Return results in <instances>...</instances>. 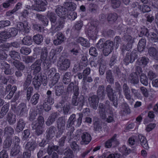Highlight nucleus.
<instances>
[{
  "instance_id": "obj_1",
  "label": "nucleus",
  "mask_w": 158,
  "mask_h": 158,
  "mask_svg": "<svg viewBox=\"0 0 158 158\" xmlns=\"http://www.w3.org/2000/svg\"><path fill=\"white\" fill-rule=\"evenodd\" d=\"M48 18L50 24V29L52 33H55L60 31L64 27L65 21L61 18L58 19L56 15L53 12H48L46 15Z\"/></svg>"
},
{
  "instance_id": "obj_2",
  "label": "nucleus",
  "mask_w": 158,
  "mask_h": 158,
  "mask_svg": "<svg viewBox=\"0 0 158 158\" xmlns=\"http://www.w3.org/2000/svg\"><path fill=\"white\" fill-rule=\"evenodd\" d=\"M44 118L41 116H39L37 120L32 122L31 127L33 130H35V135L39 136L43 133L42 126L44 124Z\"/></svg>"
},
{
  "instance_id": "obj_3",
  "label": "nucleus",
  "mask_w": 158,
  "mask_h": 158,
  "mask_svg": "<svg viewBox=\"0 0 158 158\" xmlns=\"http://www.w3.org/2000/svg\"><path fill=\"white\" fill-rule=\"evenodd\" d=\"M47 83V79L46 76L39 74L33 78L32 83L35 89L37 90H39L40 87L42 84L44 86H45Z\"/></svg>"
},
{
  "instance_id": "obj_4",
  "label": "nucleus",
  "mask_w": 158,
  "mask_h": 158,
  "mask_svg": "<svg viewBox=\"0 0 158 158\" xmlns=\"http://www.w3.org/2000/svg\"><path fill=\"white\" fill-rule=\"evenodd\" d=\"M79 95L73 96L71 99V104L74 106H77L78 110H81L85 102V100L84 95H80L78 97Z\"/></svg>"
},
{
  "instance_id": "obj_5",
  "label": "nucleus",
  "mask_w": 158,
  "mask_h": 158,
  "mask_svg": "<svg viewBox=\"0 0 158 158\" xmlns=\"http://www.w3.org/2000/svg\"><path fill=\"white\" fill-rule=\"evenodd\" d=\"M79 117L77 119L76 117V114H73L71 115L67 122L66 128H69L74 125L75 123H76L75 125L76 126L79 127L82 123L83 118V114L81 113H79L78 114Z\"/></svg>"
},
{
  "instance_id": "obj_6",
  "label": "nucleus",
  "mask_w": 158,
  "mask_h": 158,
  "mask_svg": "<svg viewBox=\"0 0 158 158\" xmlns=\"http://www.w3.org/2000/svg\"><path fill=\"white\" fill-rule=\"evenodd\" d=\"M35 4L32 5L33 10L37 12L44 11L46 10L45 6L48 4L46 0H34Z\"/></svg>"
},
{
  "instance_id": "obj_7",
  "label": "nucleus",
  "mask_w": 158,
  "mask_h": 158,
  "mask_svg": "<svg viewBox=\"0 0 158 158\" xmlns=\"http://www.w3.org/2000/svg\"><path fill=\"white\" fill-rule=\"evenodd\" d=\"M67 91L69 93H73V95L79 94L78 82L75 81L71 82L68 86Z\"/></svg>"
},
{
  "instance_id": "obj_8",
  "label": "nucleus",
  "mask_w": 158,
  "mask_h": 158,
  "mask_svg": "<svg viewBox=\"0 0 158 158\" xmlns=\"http://www.w3.org/2000/svg\"><path fill=\"white\" fill-rule=\"evenodd\" d=\"M55 12L60 18H61L64 20L68 16V12L64 6H63L60 5L56 6L55 9Z\"/></svg>"
},
{
  "instance_id": "obj_9",
  "label": "nucleus",
  "mask_w": 158,
  "mask_h": 158,
  "mask_svg": "<svg viewBox=\"0 0 158 158\" xmlns=\"http://www.w3.org/2000/svg\"><path fill=\"white\" fill-rule=\"evenodd\" d=\"M0 68L4 69V73L5 75H11L14 73L13 70L10 68V65L6 61H2L0 62Z\"/></svg>"
},
{
  "instance_id": "obj_10",
  "label": "nucleus",
  "mask_w": 158,
  "mask_h": 158,
  "mask_svg": "<svg viewBox=\"0 0 158 158\" xmlns=\"http://www.w3.org/2000/svg\"><path fill=\"white\" fill-rule=\"evenodd\" d=\"M16 25L18 31H23L26 33H28L30 31V28L26 21L24 22V23L21 22H17Z\"/></svg>"
},
{
  "instance_id": "obj_11",
  "label": "nucleus",
  "mask_w": 158,
  "mask_h": 158,
  "mask_svg": "<svg viewBox=\"0 0 158 158\" xmlns=\"http://www.w3.org/2000/svg\"><path fill=\"white\" fill-rule=\"evenodd\" d=\"M123 94L126 98L129 101V102L132 105L134 100L132 98V96L131 94L129 86L126 83H124L123 85Z\"/></svg>"
},
{
  "instance_id": "obj_12",
  "label": "nucleus",
  "mask_w": 158,
  "mask_h": 158,
  "mask_svg": "<svg viewBox=\"0 0 158 158\" xmlns=\"http://www.w3.org/2000/svg\"><path fill=\"white\" fill-rule=\"evenodd\" d=\"M93 130L96 132H100L102 130V122L101 121L99 118L97 116L93 117Z\"/></svg>"
},
{
  "instance_id": "obj_13",
  "label": "nucleus",
  "mask_w": 158,
  "mask_h": 158,
  "mask_svg": "<svg viewBox=\"0 0 158 158\" xmlns=\"http://www.w3.org/2000/svg\"><path fill=\"white\" fill-rule=\"evenodd\" d=\"M99 99L96 95H93L89 96L88 100L90 107L94 109L97 110L98 105Z\"/></svg>"
},
{
  "instance_id": "obj_14",
  "label": "nucleus",
  "mask_w": 158,
  "mask_h": 158,
  "mask_svg": "<svg viewBox=\"0 0 158 158\" xmlns=\"http://www.w3.org/2000/svg\"><path fill=\"white\" fill-rule=\"evenodd\" d=\"M9 48L8 43L0 45V61L6 59L8 55L5 51L8 50Z\"/></svg>"
},
{
  "instance_id": "obj_15",
  "label": "nucleus",
  "mask_w": 158,
  "mask_h": 158,
  "mask_svg": "<svg viewBox=\"0 0 158 158\" xmlns=\"http://www.w3.org/2000/svg\"><path fill=\"white\" fill-rule=\"evenodd\" d=\"M29 85L27 84L26 83L24 82L23 83V90H27L26 100L27 101H30L34 90L32 86L28 87Z\"/></svg>"
},
{
  "instance_id": "obj_16",
  "label": "nucleus",
  "mask_w": 158,
  "mask_h": 158,
  "mask_svg": "<svg viewBox=\"0 0 158 158\" xmlns=\"http://www.w3.org/2000/svg\"><path fill=\"white\" fill-rule=\"evenodd\" d=\"M41 63L40 60H36L30 66L31 70L33 71V74L36 75L41 69Z\"/></svg>"
},
{
  "instance_id": "obj_17",
  "label": "nucleus",
  "mask_w": 158,
  "mask_h": 158,
  "mask_svg": "<svg viewBox=\"0 0 158 158\" xmlns=\"http://www.w3.org/2000/svg\"><path fill=\"white\" fill-rule=\"evenodd\" d=\"M112 69L113 72L116 78L121 79L122 80L125 79L126 75L121 72L119 66L117 65L114 66Z\"/></svg>"
},
{
  "instance_id": "obj_18",
  "label": "nucleus",
  "mask_w": 158,
  "mask_h": 158,
  "mask_svg": "<svg viewBox=\"0 0 158 158\" xmlns=\"http://www.w3.org/2000/svg\"><path fill=\"white\" fill-rule=\"evenodd\" d=\"M70 60L68 59L62 60L61 62L58 65V69L62 71H66L69 67Z\"/></svg>"
},
{
  "instance_id": "obj_19",
  "label": "nucleus",
  "mask_w": 158,
  "mask_h": 158,
  "mask_svg": "<svg viewBox=\"0 0 158 158\" xmlns=\"http://www.w3.org/2000/svg\"><path fill=\"white\" fill-rule=\"evenodd\" d=\"M128 31V29L124 31L122 39L124 41L127 43V44L132 46L134 42V38L129 35Z\"/></svg>"
},
{
  "instance_id": "obj_20",
  "label": "nucleus",
  "mask_w": 158,
  "mask_h": 158,
  "mask_svg": "<svg viewBox=\"0 0 158 158\" xmlns=\"http://www.w3.org/2000/svg\"><path fill=\"white\" fill-rule=\"evenodd\" d=\"M96 96L101 100H104L106 96V93L105 92V89L103 85L98 86Z\"/></svg>"
},
{
  "instance_id": "obj_21",
  "label": "nucleus",
  "mask_w": 158,
  "mask_h": 158,
  "mask_svg": "<svg viewBox=\"0 0 158 158\" xmlns=\"http://www.w3.org/2000/svg\"><path fill=\"white\" fill-rule=\"evenodd\" d=\"M27 107L26 104L24 103H21L16 108V111L20 116H23L26 114L27 112Z\"/></svg>"
},
{
  "instance_id": "obj_22",
  "label": "nucleus",
  "mask_w": 158,
  "mask_h": 158,
  "mask_svg": "<svg viewBox=\"0 0 158 158\" xmlns=\"http://www.w3.org/2000/svg\"><path fill=\"white\" fill-rule=\"evenodd\" d=\"M56 38L54 40L53 43L55 45L60 44L65 39L64 35L61 32H58L56 34Z\"/></svg>"
},
{
  "instance_id": "obj_23",
  "label": "nucleus",
  "mask_w": 158,
  "mask_h": 158,
  "mask_svg": "<svg viewBox=\"0 0 158 158\" xmlns=\"http://www.w3.org/2000/svg\"><path fill=\"white\" fill-rule=\"evenodd\" d=\"M65 119L64 116L58 118L56 121L57 129H61V130L65 129Z\"/></svg>"
},
{
  "instance_id": "obj_24",
  "label": "nucleus",
  "mask_w": 158,
  "mask_h": 158,
  "mask_svg": "<svg viewBox=\"0 0 158 158\" xmlns=\"http://www.w3.org/2000/svg\"><path fill=\"white\" fill-rule=\"evenodd\" d=\"M106 81L110 84H113L114 82V77L111 70L109 69L106 72Z\"/></svg>"
},
{
  "instance_id": "obj_25",
  "label": "nucleus",
  "mask_w": 158,
  "mask_h": 158,
  "mask_svg": "<svg viewBox=\"0 0 158 158\" xmlns=\"http://www.w3.org/2000/svg\"><path fill=\"white\" fill-rule=\"evenodd\" d=\"M26 125V122L23 118H20L17 121V125L15 128V131L19 132L22 131Z\"/></svg>"
},
{
  "instance_id": "obj_26",
  "label": "nucleus",
  "mask_w": 158,
  "mask_h": 158,
  "mask_svg": "<svg viewBox=\"0 0 158 158\" xmlns=\"http://www.w3.org/2000/svg\"><path fill=\"white\" fill-rule=\"evenodd\" d=\"M76 42L84 47L89 48L90 46L89 41L82 37H79L77 39Z\"/></svg>"
},
{
  "instance_id": "obj_27",
  "label": "nucleus",
  "mask_w": 158,
  "mask_h": 158,
  "mask_svg": "<svg viewBox=\"0 0 158 158\" xmlns=\"http://www.w3.org/2000/svg\"><path fill=\"white\" fill-rule=\"evenodd\" d=\"M14 133V130L10 127H6L4 129V138H11Z\"/></svg>"
},
{
  "instance_id": "obj_28",
  "label": "nucleus",
  "mask_w": 158,
  "mask_h": 158,
  "mask_svg": "<svg viewBox=\"0 0 158 158\" xmlns=\"http://www.w3.org/2000/svg\"><path fill=\"white\" fill-rule=\"evenodd\" d=\"M36 18L44 26H47L48 25L49 19L47 17L38 13L36 14Z\"/></svg>"
},
{
  "instance_id": "obj_29",
  "label": "nucleus",
  "mask_w": 158,
  "mask_h": 158,
  "mask_svg": "<svg viewBox=\"0 0 158 158\" xmlns=\"http://www.w3.org/2000/svg\"><path fill=\"white\" fill-rule=\"evenodd\" d=\"M11 64L16 68L18 70L23 72L25 68L24 64L19 60L16 61H11Z\"/></svg>"
},
{
  "instance_id": "obj_30",
  "label": "nucleus",
  "mask_w": 158,
  "mask_h": 158,
  "mask_svg": "<svg viewBox=\"0 0 158 158\" xmlns=\"http://www.w3.org/2000/svg\"><path fill=\"white\" fill-rule=\"evenodd\" d=\"M149 55L156 60H158V50L154 47H151L148 49Z\"/></svg>"
},
{
  "instance_id": "obj_31",
  "label": "nucleus",
  "mask_w": 158,
  "mask_h": 158,
  "mask_svg": "<svg viewBox=\"0 0 158 158\" xmlns=\"http://www.w3.org/2000/svg\"><path fill=\"white\" fill-rule=\"evenodd\" d=\"M119 144V142L116 139H110L105 143V147L106 148H109L111 147H115Z\"/></svg>"
},
{
  "instance_id": "obj_32",
  "label": "nucleus",
  "mask_w": 158,
  "mask_h": 158,
  "mask_svg": "<svg viewBox=\"0 0 158 158\" xmlns=\"http://www.w3.org/2000/svg\"><path fill=\"white\" fill-rule=\"evenodd\" d=\"M149 61V59L147 57L143 56L139 58L136 62V64L139 66H145Z\"/></svg>"
},
{
  "instance_id": "obj_33",
  "label": "nucleus",
  "mask_w": 158,
  "mask_h": 158,
  "mask_svg": "<svg viewBox=\"0 0 158 158\" xmlns=\"http://www.w3.org/2000/svg\"><path fill=\"white\" fill-rule=\"evenodd\" d=\"M56 127L52 126L48 128L46 131V138H52L55 135Z\"/></svg>"
},
{
  "instance_id": "obj_34",
  "label": "nucleus",
  "mask_w": 158,
  "mask_h": 158,
  "mask_svg": "<svg viewBox=\"0 0 158 158\" xmlns=\"http://www.w3.org/2000/svg\"><path fill=\"white\" fill-rule=\"evenodd\" d=\"M6 119L10 125H13L16 122V116L12 112H9L6 115Z\"/></svg>"
},
{
  "instance_id": "obj_35",
  "label": "nucleus",
  "mask_w": 158,
  "mask_h": 158,
  "mask_svg": "<svg viewBox=\"0 0 158 158\" xmlns=\"http://www.w3.org/2000/svg\"><path fill=\"white\" fill-rule=\"evenodd\" d=\"M129 81L131 83L134 85L138 84L139 82V79L137 74L135 73H131L129 76Z\"/></svg>"
},
{
  "instance_id": "obj_36",
  "label": "nucleus",
  "mask_w": 158,
  "mask_h": 158,
  "mask_svg": "<svg viewBox=\"0 0 158 158\" xmlns=\"http://www.w3.org/2000/svg\"><path fill=\"white\" fill-rule=\"evenodd\" d=\"M9 55L11 58L13 60L11 61H18L21 59V56L20 53L15 50H12L9 52Z\"/></svg>"
},
{
  "instance_id": "obj_37",
  "label": "nucleus",
  "mask_w": 158,
  "mask_h": 158,
  "mask_svg": "<svg viewBox=\"0 0 158 158\" xmlns=\"http://www.w3.org/2000/svg\"><path fill=\"white\" fill-rule=\"evenodd\" d=\"M36 147L35 142L31 140V141L28 142L26 144L25 148V150L31 152L33 151Z\"/></svg>"
},
{
  "instance_id": "obj_38",
  "label": "nucleus",
  "mask_w": 158,
  "mask_h": 158,
  "mask_svg": "<svg viewBox=\"0 0 158 158\" xmlns=\"http://www.w3.org/2000/svg\"><path fill=\"white\" fill-rule=\"evenodd\" d=\"M146 40L145 38H142L139 41L137 45L138 51L140 52L143 51L145 48Z\"/></svg>"
},
{
  "instance_id": "obj_39",
  "label": "nucleus",
  "mask_w": 158,
  "mask_h": 158,
  "mask_svg": "<svg viewBox=\"0 0 158 158\" xmlns=\"http://www.w3.org/2000/svg\"><path fill=\"white\" fill-rule=\"evenodd\" d=\"M64 93V86L62 84L55 86V94L56 96H62Z\"/></svg>"
},
{
  "instance_id": "obj_40",
  "label": "nucleus",
  "mask_w": 158,
  "mask_h": 158,
  "mask_svg": "<svg viewBox=\"0 0 158 158\" xmlns=\"http://www.w3.org/2000/svg\"><path fill=\"white\" fill-rule=\"evenodd\" d=\"M63 6L68 12L69 11H74L76 8V5L74 3L69 2H65Z\"/></svg>"
},
{
  "instance_id": "obj_41",
  "label": "nucleus",
  "mask_w": 158,
  "mask_h": 158,
  "mask_svg": "<svg viewBox=\"0 0 158 158\" xmlns=\"http://www.w3.org/2000/svg\"><path fill=\"white\" fill-rule=\"evenodd\" d=\"M40 97L39 94L38 93H35L31 97L30 100L31 104L34 106L36 105L39 101Z\"/></svg>"
},
{
  "instance_id": "obj_42",
  "label": "nucleus",
  "mask_w": 158,
  "mask_h": 158,
  "mask_svg": "<svg viewBox=\"0 0 158 158\" xmlns=\"http://www.w3.org/2000/svg\"><path fill=\"white\" fill-rule=\"evenodd\" d=\"M72 77V73L70 72H66L63 78V82L64 84L68 85L71 81V77Z\"/></svg>"
},
{
  "instance_id": "obj_43",
  "label": "nucleus",
  "mask_w": 158,
  "mask_h": 158,
  "mask_svg": "<svg viewBox=\"0 0 158 158\" xmlns=\"http://www.w3.org/2000/svg\"><path fill=\"white\" fill-rule=\"evenodd\" d=\"M9 104H5L2 107L0 111V119L2 118L6 114L9 110Z\"/></svg>"
},
{
  "instance_id": "obj_44",
  "label": "nucleus",
  "mask_w": 158,
  "mask_h": 158,
  "mask_svg": "<svg viewBox=\"0 0 158 158\" xmlns=\"http://www.w3.org/2000/svg\"><path fill=\"white\" fill-rule=\"evenodd\" d=\"M149 40L153 43H158V31L156 29L154 32H152Z\"/></svg>"
},
{
  "instance_id": "obj_45",
  "label": "nucleus",
  "mask_w": 158,
  "mask_h": 158,
  "mask_svg": "<svg viewBox=\"0 0 158 158\" xmlns=\"http://www.w3.org/2000/svg\"><path fill=\"white\" fill-rule=\"evenodd\" d=\"M118 18V15L115 13L109 14L107 17V20L110 24H112Z\"/></svg>"
},
{
  "instance_id": "obj_46",
  "label": "nucleus",
  "mask_w": 158,
  "mask_h": 158,
  "mask_svg": "<svg viewBox=\"0 0 158 158\" xmlns=\"http://www.w3.org/2000/svg\"><path fill=\"white\" fill-rule=\"evenodd\" d=\"M44 37L40 34H37L33 37V40L35 43L37 45H40L43 41Z\"/></svg>"
},
{
  "instance_id": "obj_47",
  "label": "nucleus",
  "mask_w": 158,
  "mask_h": 158,
  "mask_svg": "<svg viewBox=\"0 0 158 158\" xmlns=\"http://www.w3.org/2000/svg\"><path fill=\"white\" fill-rule=\"evenodd\" d=\"M20 147L19 144L15 143L14 147L13 148L11 151L10 154L12 156L17 155L20 152Z\"/></svg>"
},
{
  "instance_id": "obj_48",
  "label": "nucleus",
  "mask_w": 158,
  "mask_h": 158,
  "mask_svg": "<svg viewBox=\"0 0 158 158\" xmlns=\"http://www.w3.org/2000/svg\"><path fill=\"white\" fill-rule=\"evenodd\" d=\"M132 46L127 44H123L120 48L121 54L124 56L125 53H127V52H129L128 51L132 48Z\"/></svg>"
},
{
  "instance_id": "obj_49",
  "label": "nucleus",
  "mask_w": 158,
  "mask_h": 158,
  "mask_svg": "<svg viewBox=\"0 0 158 158\" xmlns=\"http://www.w3.org/2000/svg\"><path fill=\"white\" fill-rule=\"evenodd\" d=\"M140 35H143L147 37L149 35V31L144 26L140 27L139 29Z\"/></svg>"
},
{
  "instance_id": "obj_50",
  "label": "nucleus",
  "mask_w": 158,
  "mask_h": 158,
  "mask_svg": "<svg viewBox=\"0 0 158 158\" xmlns=\"http://www.w3.org/2000/svg\"><path fill=\"white\" fill-rule=\"evenodd\" d=\"M47 97L44 101L49 102L51 104H53L54 103V98L52 97V92L50 90H48L47 92Z\"/></svg>"
},
{
  "instance_id": "obj_51",
  "label": "nucleus",
  "mask_w": 158,
  "mask_h": 158,
  "mask_svg": "<svg viewBox=\"0 0 158 158\" xmlns=\"http://www.w3.org/2000/svg\"><path fill=\"white\" fill-rule=\"evenodd\" d=\"M139 80L140 82L144 85L147 86L148 84V78L144 73H141L140 75Z\"/></svg>"
},
{
  "instance_id": "obj_52",
  "label": "nucleus",
  "mask_w": 158,
  "mask_h": 158,
  "mask_svg": "<svg viewBox=\"0 0 158 158\" xmlns=\"http://www.w3.org/2000/svg\"><path fill=\"white\" fill-rule=\"evenodd\" d=\"M32 39L30 36H26L23 39L22 43L25 45H30L32 44Z\"/></svg>"
},
{
  "instance_id": "obj_53",
  "label": "nucleus",
  "mask_w": 158,
  "mask_h": 158,
  "mask_svg": "<svg viewBox=\"0 0 158 158\" xmlns=\"http://www.w3.org/2000/svg\"><path fill=\"white\" fill-rule=\"evenodd\" d=\"M111 2V6L114 9L118 8L121 5L120 0H110Z\"/></svg>"
},
{
  "instance_id": "obj_54",
  "label": "nucleus",
  "mask_w": 158,
  "mask_h": 158,
  "mask_svg": "<svg viewBox=\"0 0 158 158\" xmlns=\"http://www.w3.org/2000/svg\"><path fill=\"white\" fill-rule=\"evenodd\" d=\"M117 61V56L115 54H113L110 58L109 65L110 68H112Z\"/></svg>"
},
{
  "instance_id": "obj_55",
  "label": "nucleus",
  "mask_w": 158,
  "mask_h": 158,
  "mask_svg": "<svg viewBox=\"0 0 158 158\" xmlns=\"http://www.w3.org/2000/svg\"><path fill=\"white\" fill-rule=\"evenodd\" d=\"M82 64L77 63L74 65L73 69V72L76 73L78 71H81L84 68Z\"/></svg>"
},
{
  "instance_id": "obj_56",
  "label": "nucleus",
  "mask_w": 158,
  "mask_h": 158,
  "mask_svg": "<svg viewBox=\"0 0 158 158\" xmlns=\"http://www.w3.org/2000/svg\"><path fill=\"white\" fill-rule=\"evenodd\" d=\"M138 8L143 13L148 12L151 11V9L149 6L144 4L139 6Z\"/></svg>"
},
{
  "instance_id": "obj_57",
  "label": "nucleus",
  "mask_w": 158,
  "mask_h": 158,
  "mask_svg": "<svg viewBox=\"0 0 158 158\" xmlns=\"http://www.w3.org/2000/svg\"><path fill=\"white\" fill-rule=\"evenodd\" d=\"M139 51L136 50H134L131 53H130L131 60L130 61L133 63L135 60L138 58Z\"/></svg>"
},
{
  "instance_id": "obj_58",
  "label": "nucleus",
  "mask_w": 158,
  "mask_h": 158,
  "mask_svg": "<svg viewBox=\"0 0 158 158\" xmlns=\"http://www.w3.org/2000/svg\"><path fill=\"white\" fill-rule=\"evenodd\" d=\"M121 152L124 155L127 156L132 152V150L129 148H128L125 145H123L121 148Z\"/></svg>"
},
{
  "instance_id": "obj_59",
  "label": "nucleus",
  "mask_w": 158,
  "mask_h": 158,
  "mask_svg": "<svg viewBox=\"0 0 158 158\" xmlns=\"http://www.w3.org/2000/svg\"><path fill=\"white\" fill-rule=\"evenodd\" d=\"M20 52L21 54L27 55L31 53V50L30 48L28 47H23L20 49Z\"/></svg>"
},
{
  "instance_id": "obj_60",
  "label": "nucleus",
  "mask_w": 158,
  "mask_h": 158,
  "mask_svg": "<svg viewBox=\"0 0 158 158\" xmlns=\"http://www.w3.org/2000/svg\"><path fill=\"white\" fill-rule=\"evenodd\" d=\"M60 78V74L59 73H56L51 81L50 84L52 86L55 85L58 81Z\"/></svg>"
},
{
  "instance_id": "obj_61",
  "label": "nucleus",
  "mask_w": 158,
  "mask_h": 158,
  "mask_svg": "<svg viewBox=\"0 0 158 158\" xmlns=\"http://www.w3.org/2000/svg\"><path fill=\"white\" fill-rule=\"evenodd\" d=\"M114 43L112 41L108 40L105 42L104 47L112 51L114 49Z\"/></svg>"
},
{
  "instance_id": "obj_62",
  "label": "nucleus",
  "mask_w": 158,
  "mask_h": 158,
  "mask_svg": "<svg viewBox=\"0 0 158 158\" xmlns=\"http://www.w3.org/2000/svg\"><path fill=\"white\" fill-rule=\"evenodd\" d=\"M23 61L26 64H28L32 63L35 60V58L33 56H24L23 58Z\"/></svg>"
},
{
  "instance_id": "obj_63",
  "label": "nucleus",
  "mask_w": 158,
  "mask_h": 158,
  "mask_svg": "<svg viewBox=\"0 0 158 158\" xmlns=\"http://www.w3.org/2000/svg\"><path fill=\"white\" fill-rule=\"evenodd\" d=\"M98 31L96 28L93 27L89 26L86 32V34L88 36H90L94 34H97Z\"/></svg>"
},
{
  "instance_id": "obj_64",
  "label": "nucleus",
  "mask_w": 158,
  "mask_h": 158,
  "mask_svg": "<svg viewBox=\"0 0 158 158\" xmlns=\"http://www.w3.org/2000/svg\"><path fill=\"white\" fill-rule=\"evenodd\" d=\"M37 114L36 111L33 110H31L29 112V120L31 121H33L36 118Z\"/></svg>"
}]
</instances>
